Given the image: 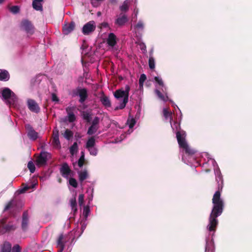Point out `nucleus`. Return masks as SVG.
<instances>
[{"instance_id":"10","label":"nucleus","mask_w":252,"mask_h":252,"mask_svg":"<svg viewBox=\"0 0 252 252\" xmlns=\"http://www.w3.org/2000/svg\"><path fill=\"white\" fill-rule=\"evenodd\" d=\"M77 93L76 95H78L80 97L79 102L81 103H83L88 97L87 90L86 88H77Z\"/></svg>"},{"instance_id":"53","label":"nucleus","mask_w":252,"mask_h":252,"mask_svg":"<svg viewBox=\"0 0 252 252\" xmlns=\"http://www.w3.org/2000/svg\"><path fill=\"white\" fill-rule=\"evenodd\" d=\"M205 252H215L214 250L213 249H212L209 246H208V244L207 242L206 243V244Z\"/></svg>"},{"instance_id":"9","label":"nucleus","mask_w":252,"mask_h":252,"mask_svg":"<svg viewBox=\"0 0 252 252\" xmlns=\"http://www.w3.org/2000/svg\"><path fill=\"white\" fill-rule=\"evenodd\" d=\"M26 128L27 130L28 137L32 140H35L38 137V133L36 132L33 127L29 124L26 125Z\"/></svg>"},{"instance_id":"13","label":"nucleus","mask_w":252,"mask_h":252,"mask_svg":"<svg viewBox=\"0 0 252 252\" xmlns=\"http://www.w3.org/2000/svg\"><path fill=\"white\" fill-rule=\"evenodd\" d=\"M128 21V18L125 14H121L115 21V24L120 27L124 26Z\"/></svg>"},{"instance_id":"58","label":"nucleus","mask_w":252,"mask_h":252,"mask_svg":"<svg viewBox=\"0 0 252 252\" xmlns=\"http://www.w3.org/2000/svg\"><path fill=\"white\" fill-rule=\"evenodd\" d=\"M4 0H0V4L2 3Z\"/></svg>"},{"instance_id":"48","label":"nucleus","mask_w":252,"mask_h":252,"mask_svg":"<svg viewBox=\"0 0 252 252\" xmlns=\"http://www.w3.org/2000/svg\"><path fill=\"white\" fill-rule=\"evenodd\" d=\"M84 198V195L83 194H79V197H78V202H79V204L80 206H81L83 204Z\"/></svg>"},{"instance_id":"59","label":"nucleus","mask_w":252,"mask_h":252,"mask_svg":"<svg viewBox=\"0 0 252 252\" xmlns=\"http://www.w3.org/2000/svg\"><path fill=\"white\" fill-rule=\"evenodd\" d=\"M107 25V23H105V24H104V26L105 27H106Z\"/></svg>"},{"instance_id":"45","label":"nucleus","mask_w":252,"mask_h":252,"mask_svg":"<svg viewBox=\"0 0 252 252\" xmlns=\"http://www.w3.org/2000/svg\"><path fill=\"white\" fill-rule=\"evenodd\" d=\"M69 184L73 187L76 188L77 187L78 184L75 179L71 178L69 180Z\"/></svg>"},{"instance_id":"16","label":"nucleus","mask_w":252,"mask_h":252,"mask_svg":"<svg viewBox=\"0 0 252 252\" xmlns=\"http://www.w3.org/2000/svg\"><path fill=\"white\" fill-rule=\"evenodd\" d=\"M107 43L111 47H114L117 43L116 36L113 33H110L107 39Z\"/></svg>"},{"instance_id":"15","label":"nucleus","mask_w":252,"mask_h":252,"mask_svg":"<svg viewBox=\"0 0 252 252\" xmlns=\"http://www.w3.org/2000/svg\"><path fill=\"white\" fill-rule=\"evenodd\" d=\"M29 222L28 211H25L22 215V229L23 231H26L28 228Z\"/></svg>"},{"instance_id":"35","label":"nucleus","mask_w":252,"mask_h":252,"mask_svg":"<svg viewBox=\"0 0 252 252\" xmlns=\"http://www.w3.org/2000/svg\"><path fill=\"white\" fill-rule=\"evenodd\" d=\"M147 79L146 75L145 74H142L140 75L139 79V84L140 88H142L143 86L144 82Z\"/></svg>"},{"instance_id":"55","label":"nucleus","mask_w":252,"mask_h":252,"mask_svg":"<svg viewBox=\"0 0 252 252\" xmlns=\"http://www.w3.org/2000/svg\"><path fill=\"white\" fill-rule=\"evenodd\" d=\"M140 49L144 52L146 51V46L145 43L142 42L139 44Z\"/></svg>"},{"instance_id":"2","label":"nucleus","mask_w":252,"mask_h":252,"mask_svg":"<svg viewBox=\"0 0 252 252\" xmlns=\"http://www.w3.org/2000/svg\"><path fill=\"white\" fill-rule=\"evenodd\" d=\"M2 100L10 107H16L18 104L17 95L9 88H4L1 92Z\"/></svg>"},{"instance_id":"27","label":"nucleus","mask_w":252,"mask_h":252,"mask_svg":"<svg viewBox=\"0 0 252 252\" xmlns=\"http://www.w3.org/2000/svg\"><path fill=\"white\" fill-rule=\"evenodd\" d=\"M70 204L71 207L72 211L75 213L77 211V203L75 197H74L70 199Z\"/></svg>"},{"instance_id":"12","label":"nucleus","mask_w":252,"mask_h":252,"mask_svg":"<svg viewBox=\"0 0 252 252\" xmlns=\"http://www.w3.org/2000/svg\"><path fill=\"white\" fill-rule=\"evenodd\" d=\"M75 27V24L73 21L68 24H64L63 27V33L64 34L67 35L74 30Z\"/></svg>"},{"instance_id":"52","label":"nucleus","mask_w":252,"mask_h":252,"mask_svg":"<svg viewBox=\"0 0 252 252\" xmlns=\"http://www.w3.org/2000/svg\"><path fill=\"white\" fill-rule=\"evenodd\" d=\"M52 100L57 102L59 101V98L55 93L52 94Z\"/></svg>"},{"instance_id":"34","label":"nucleus","mask_w":252,"mask_h":252,"mask_svg":"<svg viewBox=\"0 0 252 252\" xmlns=\"http://www.w3.org/2000/svg\"><path fill=\"white\" fill-rule=\"evenodd\" d=\"M155 92L157 94V95L158 96V97L162 100L164 101H166L168 99V96H165L164 95H163L158 90H156L155 91Z\"/></svg>"},{"instance_id":"22","label":"nucleus","mask_w":252,"mask_h":252,"mask_svg":"<svg viewBox=\"0 0 252 252\" xmlns=\"http://www.w3.org/2000/svg\"><path fill=\"white\" fill-rule=\"evenodd\" d=\"M66 242V240L65 239L64 236L63 234H61L58 238L57 240V246H64Z\"/></svg>"},{"instance_id":"56","label":"nucleus","mask_w":252,"mask_h":252,"mask_svg":"<svg viewBox=\"0 0 252 252\" xmlns=\"http://www.w3.org/2000/svg\"><path fill=\"white\" fill-rule=\"evenodd\" d=\"M57 247L60 248V250L58 251V252H63L65 246H63V245L62 246H57Z\"/></svg>"},{"instance_id":"3","label":"nucleus","mask_w":252,"mask_h":252,"mask_svg":"<svg viewBox=\"0 0 252 252\" xmlns=\"http://www.w3.org/2000/svg\"><path fill=\"white\" fill-rule=\"evenodd\" d=\"M129 91V86L128 85H126L125 90L119 89L114 92V95L116 98L120 99L121 98H123V101L120 104L119 106H117L115 108V110L123 109L126 107V105L128 102Z\"/></svg>"},{"instance_id":"37","label":"nucleus","mask_w":252,"mask_h":252,"mask_svg":"<svg viewBox=\"0 0 252 252\" xmlns=\"http://www.w3.org/2000/svg\"><path fill=\"white\" fill-rule=\"evenodd\" d=\"M149 66L151 69H154L155 67V59L152 56H150L149 59Z\"/></svg>"},{"instance_id":"30","label":"nucleus","mask_w":252,"mask_h":252,"mask_svg":"<svg viewBox=\"0 0 252 252\" xmlns=\"http://www.w3.org/2000/svg\"><path fill=\"white\" fill-rule=\"evenodd\" d=\"M53 138L52 143L54 146H58L60 145V142L59 138L58 131L55 133L54 132Z\"/></svg>"},{"instance_id":"25","label":"nucleus","mask_w":252,"mask_h":252,"mask_svg":"<svg viewBox=\"0 0 252 252\" xmlns=\"http://www.w3.org/2000/svg\"><path fill=\"white\" fill-rule=\"evenodd\" d=\"M99 126L91 125L87 131V134L92 135L94 134L98 129Z\"/></svg>"},{"instance_id":"36","label":"nucleus","mask_w":252,"mask_h":252,"mask_svg":"<svg viewBox=\"0 0 252 252\" xmlns=\"http://www.w3.org/2000/svg\"><path fill=\"white\" fill-rule=\"evenodd\" d=\"M73 136V132L68 129H66L64 133V137L67 140L70 139Z\"/></svg>"},{"instance_id":"40","label":"nucleus","mask_w":252,"mask_h":252,"mask_svg":"<svg viewBox=\"0 0 252 252\" xmlns=\"http://www.w3.org/2000/svg\"><path fill=\"white\" fill-rule=\"evenodd\" d=\"M85 162V156L83 152H82V155L79 158L78 161V165L80 167H82L84 163Z\"/></svg>"},{"instance_id":"46","label":"nucleus","mask_w":252,"mask_h":252,"mask_svg":"<svg viewBox=\"0 0 252 252\" xmlns=\"http://www.w3.org/2000/svg\"><path fill=\"white\" fill-rule=\"evenodd\" d=\"M75 116L73 112L68 113V121L70 123L73 122L75 121Z\"/></svg>"},{"instance_id":"41","label":"nucleus","mask_w":252,"mask_h":252,"mask_svg":"<svg viewBox=\"0 0 252 252\" xmlns=\"http://www.w3.org/2000/svg\"><path fill=\"white\" fill-rule=\"evenodd\" d=\"M91 155L95 156L97 154L98 150L96 148L94 147L89 148H87Z\"/></svg>"},{"instance_id":"38","label":"nucleus","mask_w":252,"mask_h":252,"mask_svg":"<svg viewBox=\"0 0 252 252\" xmlns=\"http://www.w3.org/2000/svg\"><path fill=\"white\" fill-rule=\"evenodd\" d=\"M135 123L136 121L135 119H134L133 118H131V119H129V118H128V119H127V124L128 125L129 127L130 128H133L134 125H135Z\"/></svg>"},{"instance_id":"26","label":"nucleus","mask_w":252,"mask_h":252,"mask_svg":"<svg viewBox=\"0 0 252 252\" xmlns=\"http://www.w3.org/2000/svg\"><path fill=\"white\" fill-rule=\"evenodd\" d=\"M11 245L8 242L4 243L1 248V252H11Z\"/></svg>"},{"instance_id":"42","label":"nucleus","mask_w":252,"mask_h":252,"mask_svg":"<svg viewBox=\"0 0 252 252\" xmlns=\"http://www.w3.org/2000/svg\"><path fill=\"white\" fill-rule=\"evenodd\" d=\"M91 3L93 7H97L100 4V2L103 1L104 0H90Z\"/></svg>"},{"instance_id":"11","label":"nucleus","mask_w":252,"mask_h":252,"mask_svg":"<svg viewBox=\"0 0 252 252\" xmlns=\"http://www.w3.org/2000/svg\"><path fill=\"white\" fill-rule=\"evenodd\" d=\"M28 106L32 112L37 113L40 111V107L38 104L33 99H29L28 100Z\"/></svg>"},{"instance_id":"31","label":"nucleus","mask_w":252,"mask_h":252,"mask_svg":"<svg viewBox=\"0 0 252 252\" xmlns=\"http://www.w3.org/2000/svg\"><path fill=\"white\" fill-rule=\"evenodd\" d=\"M15 205L14 203V201L13 199H11L10 201L8 202V203L5 205L3 212H6L7 210L12 208Z\"/></svg>"},{"instance_id":"32","label":"nucleus","mask_w":252,"mask_h":252,"mask_svg":"<svg viewBox=\"0 0 252 252\" xmlns=\"http://www.w3.org/2000/svg\"><path fill=\"white\" fill-rule=\"evenodd\" d=\"M182 149L185 151L186 154L188 155H192L195 153V151L194 150L189 148L188 144H187L186 147L182 148Z\"/></svg>"},{"instance_id":"28","label":"nucleus","mask_w":252,"mask_h":252,"mask_svg":"<svg viewBox=\"0 0 252 252\" xmlns=\"http://www.w3.org/2000/svg\"><path fill=\"white\" fill-rule=\"evenodd\" d=\"M129 1L127 0L124 1L123 4L120 6V9L122 12H126L129 9Z\"/></svg>"},{"instance_id":"50","label":"nucleus","mask_w":252,"mask_h":252,"mask_svg":"<svg viewBox=\"0 0 252 252\" xmlns=\"http://www.w3.org/2000/svg\"><path fill=\"white\" fill-rule=\"evenodd\" d=\"M12 252H21V248L19 245H16L14 246L12 249Z\"/></svg>"},{"instance_id":"51","label":"nucleus","mask_w":252,"mask_h":252,"mask_svg":"<svg viewBox=\"0 0 252 252\" xmlns=\"http://www.w3.org/2000/svg\"><path fill=\"white\" fill-rule=\"evenodd\" d=\"M155 80L161 86H163V82L161 79V78L158 77H155Z\"/></svg>"},{"instance_id":"39","label":"nucleus","mask_w":252,"mask_h":252,"mask_svg":"<svg viewBox=\"0 0 252 252\" xmlns=\"http://www.w3.org/2000/svg\"><path fill=\"white\" fill-rule=\"evenodd\" d=\"M28 167L30 170L31 173H33L35 170V167L34 163L32 161H30L28 163Z\"/></svg>"},{"instance_id":"47","label":"nucleus","mask_w":252,"mask_h":252,"mask_svg":"<svg viewBox=\"0 0 252 252\" xmlns=\"http://www.w3.org/2000/svg\"><path fill=\"white\" fill-rule=\"evenodd\" d=\"M90 210L89 206H85L83 209V215L87 217L89 213H90Z\"/></svg>"},{"instance_id":"43","label":"nucleus","mask_w":252,"mask_h":252,"mask_svg":"<svg viewBox=\"0 0 252 252\" xmlns=\"http://www.w3.org/2000/svg\"><path fill=\"white\" fill-rule=\"evenodd\" d=\"M10 11L13 14H17L20 11V8L18 6L15 5L11 6L10 9Z\"/></svg>"},{"instance_id":"23","label":"nucleus","mask_w":252,"mask_h":252,"mask_svg":"<svg viewBox=\"0 0 252 252\" xmlns=\"http://www.w3.org/2000/svg\"><path fill=\"white\" fill-rule=\"evenodd\" d=\"M79 179L80 182H83L88 177L87 170L81 171L78 172Z\"/></svg>"},{"instance_id":"24","label":"nucleus","mask_w":252,"mask_h":252,"mask_svg":"<svg viewBox=\"0 0 252 252\" xmlns=\"http://www.w3.org/2000/svg\"><path fill=\"white\" fill-rule=\"evenodd\" d=\"M9 79V74L6 70L0 71V80L7 81Z\"/></svg>"},{"instance_id":"4","label":"nucleus","mask_w":252,"mask_h":252,"mask_svg":"<svg viewBox=\"0 0 252 252\" xmlns=\"http://www.w3.org/2000/svg\"><path fill=\"white\" fill-rule=\"evenodd\" d=\"M21 28L25 31L27 33L32 34L34 32V27L31 21L27 19L22 21Z\"/></svg>"},{"instance_id":"17","label":"nucleus","mask_w":252,"mask_h":252,"mask_svg":"<svg viewBox=\"0 0 252 252\" xmlns=\"http://www.w3.org/2000/svg\"><path fill=\"white\" fill-rule=\"evenodd\" d=\"M43 0H33L32 1V5L33 9L37 11H42V5L41 2Z\"/></svg>"},{"instance_id":"44","label":"nucleus","mask_w":252,"mask_h":252,"mask_svg":"<svg viewBox=\"0 0 252 252\" xmlns=\"http://www.w3.org/2000/svg\"><path fill=\"white\" fill-rule=\"evenodd\" d=\"M100 119L98 117H95L92 121L91 125L99 126Z\"/></svg>"},{"instance_id":"19","label":"nucleus","mask_w":252,"mask_h":252,"mask_svg":"<svg viewBox=\"0 0 252 252\" xmlns=\"http://www.w3.org/2000/svg\"><path fill=\"white\" fill-rule=\"evenodd\" d=\"M7 226V218H3L0 220V234H3L7 233L4 232L3 229H5Z\"/></svg>"},{"instance_id":"5","label":"nucleus","mask_w":252,"mask_h":252,"mask_svg":"<svg viewBox=\"0 0 252 252\" xmlns=\"http://www.w3.org/2000/svg\"><path fill=\"white\" fill-rule=\"evenodd\" d=\"M186 133L185 131H178L176 132V138L180 148L186 147L188 144L186 140Z\"/></svg>"},{"instance_id":"54","label":"nucleus","mask_w":252,"mask_h":252,"mask_svg":"<svg viewBox=\"0 0 252 252\" xmlns=\"http://www.w3.org/2000/svg\"><path fill=\"white\" fill-rule=\"evenodd\" d=\"M30 187L28 186H25L23 188L19 190L20 193H23L25 192L26 191L29 190L30 189Z\"/></svg>"},{"instance_id":"57","label":"nucleus","mask_w":252,"mask_h":252,"mask_svg":"<svg viewBox=\"0 0 252 252\" xmlns=\"http://www.w3.org/2000/svg\"><path fill=\"white\" fill-rule=\"evenodd\" d=\"M97 14L98 16H99V15H101V12H98Z\"/></svg>"},{"instance_id":"49","label":"nucleus","mask_w":252,"mask_h":252,"mask_svg":"<svg viewBox=\"0 0 252 252\" xmlns=\"http://www.w3.org/2000/svg\"><path fill=\"white\" fill-rule=\"evenodd\" d=\"M135 28L137 29H143L144 28L143 23L142 21H139L135 26Z\"/></svg>"},{"instance_id":"14","label":"nucleus","mask_w":252,"mask_h":252,"mask_svg":"<svg viewBox=\"0 0 252 252\" xmlns=\"http://www.w3.org/2000/svg\"><path fill=\"white\" fill-rule=\"evenodd\" d=\"M99 100L102 105L104 106L105 107H111V101L109 98V97L105 95L103 92H102L101 93V95L99 97Z\"/></svg>"},{"instance_id":"20","label":"nucleus","mask_w":252,"mask_h":252,"mask_svg":"<svg viewBox=\"0 0 252 252\" xmlns=\"http://www.w3.org/2000/svg\"><path fill=\"white\" fill-rule=\"evenodd\" d=\"M163 114L166 120L169 119L170 122L172 120V113L168 109L164 108L163 109Z\"/></svg>"},{"instance_id":"8","label":"nucleus","mask_w":252,"mask_h":252,"mask_svg":"<svg viewBox=\"0 0 252 252\" xmlns=\"http://www.w3.org/2000/svg\"><path fill=\"white\" fill-rule=\"evenodd\" d=\"M48 153L45 152H41L36 159V165L38 166L44 165L47 160Z\"/></svg>"},{"instance_id":"29","label":"nucleus","mask_w":252,"mask_h":252,"mask_svg":"<svg viewBox=\"0 0 252 252\" xmlns=\"http://www.w3.org/2000/svg\"><path fill=\"white\" fill-rule=\"evenodd\" d=\"M91 114L87 111H83L82 112L83 119L87 123H91L92 120Z\"/></svg>"},{"instance_id":"21","label":"nucleus","mask_w":252,"mask_h":252,"mask_svg":"<svg viewBox=\"0 0 252 252\" xmlns=\"http://www.w3.org/2000/svg\"><path fill=\"white\" fill-rule=\"evenodd\" d=\"M95 144V139L94 136L90 137L88 139L86 144V149L94 147Z\"/></svg>"},{"instance_id":"1","label":"nucleus","mask_w":252,"mask_h":252,"mask_svg":"<svg viewBox=\"0 0 252 252\" xmlns=\"http://www.w3.org/2000/svg\"><path fill=\"white\" fill-rule=\"evenodd\" d=\"M220 179L221 181V185H219V189L215 192L213 196L212 203L213 206L209 216V223L207 226V229L210 232L216 231V227L219 224L217 218L221 215L224 209V202L222 199L220 198L221 193L220 190L222 188L223 180L221 176L220 177Z\"/></svg>"},{"instance_id":"6","label":"nucleus","mask_w":252,"mask_h":252,"mask_svg":"<svg viewBox=\"0 0 252 252\" xmlns=\"http://www.w3.org/2000/svg\"><path fill=\"white\" fill-rule=\"evenodd\" d=\"M96 25L94 21H91L85 24L82 28V32L85 35H88L94 31Z\"/></svg>"},{"instance_id":"7","label":"nucleus","mask_w":252,"mask_h":252,"mask_svg":"<svg viewBox=\"0 0 252 252\" xmlns=\"http://www.w3.org/2000/svg\"><path fill=\"white\" fill-rule=\"evenodd\" d=\"M60 172L63 177L67 178L70 175L71 170L68 164L66 162H64L62 164L60 169Z\"/></svg>"},{"instance_id":"18","label":"nucleus","mask_w":252,"mask_h":252,"mask_svg":"<svg viewBox=\"0 0 252 252\" xmlns=\"http://www.w3.org/2000/svg\"><path fill=\"white\" fill-rule=\"evenodd\" d=\"M17 225L14 223L13 221H8L7 222V226L5 229H3L4 232L7 233L10 231H13L17 228Z\"/></svg>"},{"instance_id":"33","label":"nucleus","mask_w":252,"mask_h":252,"mask_svg":"<svg viewBox=\"0 0 252 252\" xmlns=\"http://www.w3.org/2000/svg\"><path fill=\"white\" fill-rule=\"evenodd\" d=\"M70 153L73 155L78 151V145L76 142H74L69 149Z\"/></svg>"}]
</instances>
